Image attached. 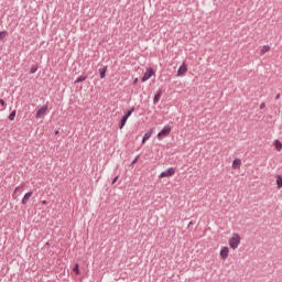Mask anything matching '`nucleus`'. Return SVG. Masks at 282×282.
<instances>
[{"mask_svg": "<svg viewBox=\"0 0 282 282\" xmlns=\"http://www.w3.org/2000/svg\"><path fill=\"white\" fill-rule=\"evenodd\" d=\"M274 147L278 151H282V142L279 140L274 141Z\"/></svg>", "mask_w": 282, "mask_h": 282, "instance_id": "14", "label": "nucleus"}, {"mask_svg": "<svg viewBox=\"0 0 282 282\" xmlns=\"http://www.w3.org/2000/svg\"><path fill=\"white\" fill-rule=\"evenodd\" d=\"M99 74H100V78H105V74H107V66H105L104 68L99 69Z\"/></svg>", "mask_w": 282, "mask_h": 282, "instance_id": "16", "label": "nucleus"}, {"mask_svg": "<svg viewBox=\"0 0 282 282\" xmlns=\"http://www.w3.org/2000/svg\"><path fill=\"white\" fill-rule=\"evenodd\" d=\"M193 223H189L188 228L192 226Z\"/></svg>", "mask_w": 282, "mask_h": 282, "instance_id": "31", "label": "nucleus"}, {"mask_svg": "<svg viewBox=\"0 0 282 282\" xmlns=\"http://www.w3.org/2000/svg\"><path fill=\"white\" fill-rule=\"evenodd\" d=\"M279 98H281V95L275 96V100H279Z\"/></svg>", "mask_w": 282, "mask_h": 282, "instance_id": "27", "label": "nucleus"}, {"mask_svg": "<svg viewBox=\"0 0 282 282\" xmlns=\"http://www.w3.org/2000/svg\"><path fill=\"white\" fill-rule=\"evenodd\" d=\"M6 36H8V32L0 31V41H3V39H6Z\"/></svg>", "mask_w": 282, "mask_h": 282, "instance_id": "19", "label": "nucleus"}, {"mask_svg": "<svg viewBox=\"0 0 282 282\" xmlns=\"http://www.w3.org/2000/svg\"><path fill=\"white\" fill-rule=\"evenodd\" d=\"M260 109H265V102L260 104Z\"/></svg>", "mask_w": 282, "mask_h": 282, "instance_id": "24", "label": "nucleus"}, {"mask_svg": "<svg viewBox=\"0 0 282 282\" xmlns=\"http://www.w3.org/2000/svg\"><path fill=\"white\" fill-rule=\"evenodd\" d=\"M133 84H134V85H138V78L134 79Z\"/></svg>", "mask_w": 282, "mask_h": 282, "instance_id": "28", "label": "nucleus"}, {"mask_svg": "<svg viewBox=\"0 0 282 282\" xmlns=\"http://www.w3.org/2000/svg\"><path fill=\"white\" fill-rule=\"evenodd\" d=\"M21 191V187H15L14 192H13V197H15V195Z\"/></svg>", "mask_w": 282, "mask_h": 282, "instance_id": "23", "label": "nucleus"}, {"mask_svg": "<svg viewBox=\"0 0 282 282\" xmlns=\"http://www.w3.org/2000/svg\"><path fill=\"white\" fill-rule=\"evenodd\" d=\"M268 52H270V45H263L260 51V54L261 56H263L264 54H268Z\"/></svg>", "mask_w": 282, "mask_h": 282, "instance_id": "12", "label": "nucleus"}, {"mask_svg": "<svg viewBox=\"0 0 282 282\" xmlns=\"http://www.w3.org/2000/svg\"><path fill=\"white\" fill-rule=\"evenodd\" d=\"M55 133L58 134V131H56Z\"/></svg>", "mask_w": 282, "mask_h": 282, "instance_id": "33", "label": "nucleus"}, {"mask_svg": "<svg viewBox=\"0 0 282 282\" xmlns=\"http://www.w3.org/2000/svg\"><path fill=\"white\" fill-rule=\"evenodd\" d=\"M127 120H128L127 117H123V118L121 119L119 129H123V128H124V126L127 124Z\"/></svg>", "mask_w": 282, "mask_h": 282, "instance_id": "17", "label": "nucleus"}, {"mask_svg": "<svg viewBox=\"0 0 282 282\" xmlns=\"http://www.w3.org/2000/svg\"><path fill=\"white\" fill-rule=\"evenodd\" d=\"M73 272H75V274H80V269H78V264H75V267L73 268Z\"/></svg>", "mask_w": 282, "mask_h": 282, "instance_id": "21", "label": "nucleus"}, {"mask_svg": "<svg viewBox=\"0 0 282 282\" xmlns=\"http://www.w3.org/2000/svg\"><path fill=\"white\" fill-rule=\"evenodd\" d=\"M116 182H118V176H116V177L112 180V184H116Z\"/></svg>", "mask_w": 282, "mask_h": 282, "instance_id": "25", "label": "nucleus"}, {"mask_svg": "<svg viewBox=\"0 0 282 282\" xmlns=\"http://www.w3.org/2000/svg\"><path fill=\"white\" fill-rule=\"evenodd\" d=\"M42 204H47V202L43 200Z\"/></svg>", "mask_w": 282, "mask_h": 282, "instance_id": "30", "label": "nucleus"}, {"mask_svg": "<svg viewBox=\"0 0 282 282\" xmlns=\"http://www.w3.org/2000/svg\"><path fill=\"white\" fill-rule=\"evenodd\" d=\"M175 175V167H169L166 171L162 172L159 177L164 180V177H173Z\"/></svg>", "mask_w": 282, "mask_h": 282, "instance_id": "2", "label": "nucleus"}, {"mask_svg": "<svg viewBox=\"0 0 282 282\" xmlns=\"http://www.w3.org/2000/svg\"><path fill=\"white\" fill-rule=\"evenodd\" d=\"M3 109H6V101L0 99V111H3Z\"/></svg>", "mask_w": 282, "mask_h": 282, "instance_id": "20", "label": "nucleus"}, {"mask_svg": "<svg viewBox=\"0 0 282 282\" xmlns=\"http://www.w3.org/2000/svg\"><path fill=\"white\" fill-rule=\"evenodd\" d=\"M171 133V126H165L162 131L158 133V140H162L163 138H166Z\"/></svg>", "mask_w": 282, "mask_h": 282, "instance_id": "4", "label": "nucleus"}, {"mask_svg": "<svg viewBox=\"0 0 282 282\" xmlns=\"http://www.w3.org/2000/svg\"><path fill=\"white\" fill-rule=\"evenodd\" d=\"M14 118H17V110H13L10 115H9V120H14Z\"/></svg>", "mask_w": 282, "mask_h": 282, "instance_id": "18", "label": "nucleus"}, {"mask_svg": "<svg viewBox=\"0 0 282 282\" xmlns=\"http://www.w3.org/2000/svg\"><path fill=\"white\" fill-rule=\"evenodd\" d=\"M86 79H87V76L82 75V76H79V77L75 80V85L78 84V83H83V82H85Z\"/></svg>", "mask_w": 282, "mask_h": 282, "instance_id": "15", "label": "nucleus"}, {"mask_svg": "<svg viewBox=\"0 0 282 282\" xmlns=\"http://www.w3.org/2000/svg\"><path fill=\"white\" fill-rule=\"evenodd\" d=\"M131 113H133V109L129 110L123 118H127V120H129Z\"/></svg>", "mask_w": 282, "mask_h": 282, "instance_id": "22", "label": "nucleus"}, {"mask_svg": "<svg viewBox=\"0 0 282 282\" xmlns=\"http://www.w3.org/2000/svg\"><path fill=\"white\" fill-rule=\"evenodd\" d=\"M36 68H31V74H35Z\"/></svg>", "mask_w": 282, "mask_h": 282, "instance_id": "26", "label": "nucleus"}, {"mask_svg": "<svg viewBox=\"0 0 282 282\" xmlns=\"http://www.w3.org/2000/svg\"><path fill=\"white\" fill-rule=\"evenodd\" d=\"M151 135H153V129H151L149 132H147V133L143 135L142 144H147V140H149V139L151 138Z\"/></svg>", "mask_w": 282, "mask_h": 282, "instance_id": "10", "label": "nucleus"}, {"mask_svg": "<svg viewBox=\"0 0 282 282\" xmlns=\"http://www.w3.org/2000/svg\"><path fill=\"white\" fill-rule=\"evenodd\" d=\"M30 197H32V192H29L23 196L22 204H28V202H30Z\"/></svg>", "mask_w": 282, "mask_h": 282, "instance_id": "11", "label": "nucleus"}, {"mask_svg": "<svg viewBox=\"0 0 282 282\" xmlns=\"http://www.w3.org/2000/svg\"><path fill=\"white\" fill-rule=\"evenodd\" d=\"M230 254V249L228 247H221L220 248V259L223 261H226Z\"/></svg>", "mask_w": 282, "mask_h": 282, "instance_id": "5", "label": "nucleus"}, {"mask_svg": "<svg viewBox=\"0 0 282 282\" xmlns=\"http://www.w3.org/2000/svg\"><path fill=\"white\" fill-rule=\"evenodd\" d=\"M46 113H47V106H42L36 110L35 118L37 120H41V118H45Z\"/></svg>", "mask_w": 282, "mask_h": 282, "instance_id": "3", "label": "nucleus"}, {"mask_svg": "<svg viewBox=\"0 0 282 282\" xmlns=\"http://www.w3.org/2000/svg\"><path fill=\"white\" fill-rule=\"evenodd\" d=\"M275 184H276V188L278 189H281L282 188V175L281 174H278L275 176Z\"/></svg>", "mask_w": 282, "mask_h": 282, "instance_id": "9", "label": "nucleus"}, {"mask_svg": "<svg viewBox=\"0 0 282 282\" xmlns=\"http://www.w3.org/2000/svg\"><path fill=\"white\" fill-rule=\"evenodd\" d=\"M152 76H155V72L153 68H149L142 77V83H147V80H149Z\"/></svg>", "mask_w": 282, "mask_h": 282, "instance_id": "6", "label": "nucleus"}, {"mask_svg": "<svg viewBox=\"0 0 282 282\" xmlns=\"http://www.w3.org/2000/svg\"><path fill=\"white\" fill-rule=\"evenodd\" d=\"M193 223H189L188 228L192 226Z\"/></svg>", "mask_w": 282, "mask_h": 282, "instance_id": "32", "label": "nucleus"}, {"mask_svg": "<svg viewBox=\"0 0 282 282\" xmlns=\"http://www.w3.org/2000/svg\"><path fill=\"white\" fill-rule=\"evenodd\" d=\"M135 162H138V159L133 160V161H132V164H135Z\"/></svg>", "mask_w": 282, "mask_h": 282, "instance_id": "29", "label": "nucleus"}, {"mask_svg": "<svg viewBox=\"0 0 282 282\" xmlns=\"http://www.w3.org/2000/svg\"><path fill=\"white\" fill-rule=\"evenodd\" d=\"M186 72H188V66L186 65V63H183L181 65V67L178 68L176 76H178V77L184 76V74H186Z\"/></svg>", "mask_w": 282, "mask_h": 282, "instance_id": "7", "label": "nucleus"}, {"mask_svg": "<svg viewBox=\"0 0 282 282\" xmlns=\"http://www.w3.org/2000/svg\"><path fill=\"white\" fill-rule=\"evenodd\" d=\"M160 98H162V91L155 94L153 99L154 105H158L160 102Z\"/></svg>", "mask_w": 282, "mask_h": 282, "instance_id": "13", "label": "nucleus"}, {"mask_svg": "<svg viewBox=\"0 0 282 282\" xmlns=\"http://www.w3.org/2000/svg\"><path fill=\"white\" fill-rule=\"evenodd\" d=\"M231 167L234 171H239L241 169V159H235L232 161Z\"/></svg>", "mask_w": 282, "mask_h": 282, "instance_id": "8", "label": "nucleus"}, {"mask_svg": "<svg viewBox=\"0 0 282 282\" xmlns=\"http://www.w3.org/2000/svg\"><path fill=\"white\" fill-rule=\"evenodd\" d=\"M241 245V236L239 234H232L231 238L229 239V247L231 250H237Z\"/></svg>", "mask_w": 282, "mask_h": 282, "instance_id": "1", "label": "nucleus"}]
</instances>
